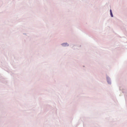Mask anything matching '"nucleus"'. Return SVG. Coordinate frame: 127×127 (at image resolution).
I'll list each match as a JSON object with an SVG mask.
<instances>
[{"label": "nucleus", "mask_w": 127, "mask_h": 127, "mask_svg": "<svg viewBox=\"0 0 127 127\" xmlns=\"http://www.w3.org/2000/svg\"><path fill=\"white\" fill-rule=\"evenodd\" d=\"M110 13H112V11H111V9H110Z\"/></svg>", "instance_id": "2"}, {"label": "nucleus", "mask_w": 127, "mask_h": 127, "mask_svg": "<svg viewBox=\"0 0 127 127\" xmlns=\"http://www.w3.org/2000/svg\"><path fill=\"white\" fill-rule=\"evenodd\" d=\"M110 15H111V16L112 17H113V15L112 14V13H110Z\"/></svg>", "instance_id": "1"}]
</instances>
